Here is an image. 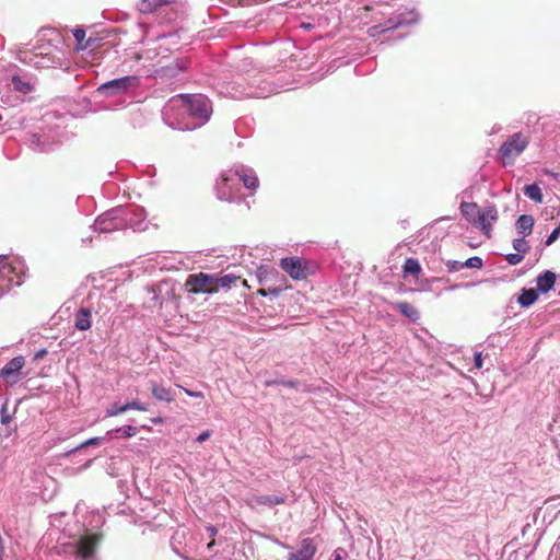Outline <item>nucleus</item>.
Returning a JSON list of instances; mask_svg holds the SVG:
<instances>
[{
    "mask_svg": "<svg viewBox=\"0 0 560 560\" xmlns=\"http://www.w3.org/2000/svg\"><path fill=\"white\" fill-rule=\"evenodd\" d=\"M524 194L535 202L540 203L542 201L541 189L536 184L526 185L524 188Z\"/></svg>",
    "mask_w": 560,
    "mask_h": 560,
    "instance_id": "nucleus-29",
    "label": "nucleus"
},
{
    "mask_svg": "<svg viewBox=\"0 0 560 560\" xmlns=\"http://www.w3.org/2000/svg\"><path fill=\"white\" fill-rule=\"evenodd\" d=\"M173 1L174 0H140L137 8L141 13L150 14L162 7L171 4Z\"/></svg>",
    "mask_w": 560,
    "mask_h": 560,
    "instance_id": "nucleus-14",
    "label": "nucleus"
},
{
    "mask_svg": "<svg viewBox=\"0 0 560 560\" xmlns=\"http://www.w3.org/2000/svg\"><path fill=\"white\" fill-rule=\"evenodd\" d=\"M135 58H136L137 60H139L141 57H140V55H138V54H137V55L135 56Z\"/></svg>",
    "mask_w": 560,
    "mask_h": 560,
    "instance_id": "nucleus-49",
    "label": "nucleus"
},
{
    "mask_svg": "<svg viewBox=\"0 0 560 560\" xmlns=\"http://www.w3.org/2000/svg\"><path fill=\"white\" fill-rule=\"evenodd\" d=\"M108 436H94V438H91L82 443H80L79 445H77L75 447L69 450L68 452H66L65 456H70L71 454L82 450V448H85L88 446H95V445H100L102 444L103 442H105L107 440Z\"/></svg>",
    "mask_w": 560,
    "mask_h": 560,
    "instance_id": "nucleus-26",
    "label": "nucleus"
},
{
    "mask_svg": "<svg viewBox=\"0 0 560 560\" xmlns=\"http://www.w3.org/2000/svg\"><path fill=\"white\" fill-rule=\"evenodd\" d=\"M13 84H14V88L22 93H30L32 91L31 84L23 82L19 78H13Z\"/></svg>",
    "mask_w": 560,
    "mask_h": 560,
    "instance_id": "nucleus-34",
    "label": "nucleus"
},
{
    "mask_svg": "<svg viewBox=\"0 0 560 560\" xmlns=\"http://www.w3.org/2000/svg\"><path fill=\"white\" fill-rule=\"evenodd\" d=\"M393 308L398 311L401 315L410 319L411 322H417L420 318V313L418 310L407 302H396L393 304Z\"/></svg>",
    "mask_w": 560,
    "mask_h": 560,
    "instance_id": "nucleus-15",
    "label": "nucleus"
},
{
    "mask_svg": "<svg viewBox=\"0 0 560 560\" xmlns=\"http://www.w3.org/2000/svg\"><path fill=\"white\" fill-rule=\"evenodd\" d=\"M238 277L233 273L219 275L215 273V288L217 292L220 290H230L237 281Z\"/></svg>",
    "mask_w": 560,
    "mask_h": 560,
    "instance_id": "nucleus-20",
    "label": "nucleus"
},
{
    "mask_svg": "<svg viewBox=\"0 0 560 560\" xmlns=\"http://www.w3.org/2000/svg\"><path fill=\"white\" fill-rule=\"evenodd\" d=\"M137 432H138V429L136 427L124 425V427L116 428V429L107 431L106 432V436H108L109 439L115 436V435H119V436H122V438H132V436H135L137 434Z\"/></svg>",
    "mask_w": 560,
    "mask_h": 560,
    "instance_id": "nucleus-25",
    "label": "nucleus"
},
{
    "mask_svg": "<svg viewBox=\"0 0 560 560\" xmlns=\"http://www.w3.org/2000/svg\"><path fill=\"white\" fill-rule=\"evenodd\" d=\"M46 354H47V350L43 348L35 353L34 360H39V359L44 358Z\"/></svg>",
    "mask_w": 560,
    "mask_h": 560,
    "instance_id": "nucleus-43",
    "label": "nucleus"
},
{
    "mask_svg": "<svg viewBox=\"0 0 560 560\" xmlns=\"http://www.w3.org/2000/svg\"><path fill=\"white\" fill-rule=\"evenodd\" d=\"M404 276H412L415 279L419 278V275L422 271V268L416 258H407L402 266Z\"/></svg>",
    "mask_w": 560,
    "mask_h": 560,
    "instance_id": "nucleus-21",
    "label": "nucleus"
},
{
    "mask_svg": "<svg viewBox=\"0 0 560 560\" xmlns=\"http://www.w3.org/2000/svg\"><path fill=\"white\" fill-rule=\"evenodd\" d=\"M150 385L152 395L156 400L171 402L175 399V396L171 388L164 387L163 385L158 384L154 381H151Z\"/></svg>",
    "mask_w": 560,
    "mask_h": 560,
    "instance_id": "nucleus-13",
    "label": "nucleus"
},
{
    "mask_svg": "<svg viewBox=\"0 0 560 560\" xmlns=\"http://www.w3.org/2000/svg\"><path fill=\"white\" fill-rule=\"evenodd\" d=\"M91 311L82 307L75 314L74 326L78 330H88L91 327Z\"/></svg>",
    "mask_w": 560,
    "mask_h": 560,
    "instance_id": "nucleus-19",
    "label": "nucleus"
},
{
    "mask_svg": "<svg viewBox=\"0 0 560 560\" xmlns=\"http://www.w3.org/2000/svg\"><path fill=\"white\" fill-rule=\"evenodd\" d=\"M555 283H556V273L550 270H546V271L541 272L536 278V288L535 289L537 290L538 293L545 294L553 289Z\"/></svg>",
    "mask_w": 560,
    "mask_h": 560,
    "instance_id": "nucleus-12",
    "label": "nucleus"
},
{
    "mask_svg": "<svg viewBox=\"0 0 560 560\" xmlns=\"http://www.w3.org/2000/svg\"><path fill=\"white\" fill-rule=\"evenodd\" d=\"M341 552H342V549L335 550L331 560H342Z\"/></svg>",
    "mask_w": 560,
    "mask_h": 560,
    "instance_id": "nucleus-45",
    "label": "nucleus"
},
{
    "mask_svg": "<svg viewBox=\"0 0 560 560\" xmlns=\"http://www.w3.org/2000/svg\"><path fill=\"white\" fill-rule=\"evenodd\" d=\"M168 106L177 110L178 115L187 114L195 120L192 125L178 120L177 128L182 130H191L205 125L212 114V104L202 94H178L170 100Z\"/></svg>",
    "mask_w": 560,
    "mask_h": 560,
    "instance_id": "nucleus-2",
    "label": "nucleus"
},
{
    "mask_svg": "<svg viewBox=\"0 0 560 560\" xmlns=\"http://www.w3.org/2000/svg\"><path fill=\"white\" fill-rule=\"evenodd\" d=\"M254 500H255V503L257 505L273 506V505H280V504H284L285 503V498L281 497V495H267V494H264V495L256 497Z\"/></svg>",
    "mask_w": 560,
    "mask_h": 560,
    "instance_id": "nucleus-23",
    "label": "nucleus"
},
{
    "mask_svg": "<svg viewBox=\"0 0 560 560\" xmlns=\"http://www.w3.org/2000/svg\"><path fill=\"white\" fill-rule=\"evenodd\" d=\"M482 353L481 352H476L475 355H474V364H475V368L480 370L482 368Z\"/></svg>",
    "mask_w": 560,
    "mask_h": 560,
    "instance_id": "nucleus-40",
    "label": "nucleus"
},
{
    "mask_svg": "<svg viewBox=\"0 0 560 560\" xmlns=\"http://www.w3.org/2000/svg\"><path fill=\"white\" fill-rule=\"evenodd\" d=\"M127 411L126 404L119 405L114 402L106 409V417H115Z\"/></svg>",
    "mask_w": 560,
    "mask_h": 560,
    "instance_id": "nucleus-31",
    "label": "nucleus"
},
{
    "mask_svg": "<svg viewBox=\"0 0 560 560\" xmlns=\"http://www.w3.org/2000/svg\"><path fill=\"white\" fill-rule=\"evenodd\" d=\"M279 266L294 281L306 280L310 276L315 275L318 269L315 261L300 256L281 258Z\"/></svg>",
    "mask_w": 560,
    "mask_h": 560,
    "instance_id": "nucleus-5",
    "label": "nucleus"
},
{
    "mask_svg": "<svg viewBox=\"0 0 560 560\" xmlns=\"http://www.w3.org/2000/svg\"><path fill=\"white\" fill-rule=\"evenodd\" d=\"M514 248L517 250L516 253L505 255L506 261L512 266L517 265L523 260L524 256L528 253L529 247H514Z\"/></svg>",
    "mask_w": 560,
    "mask_h": 560,
    "instance_id": "nucleus-28",
    "label": "nucleus"
},
{
    "mask_svg": "<svg viewBox=\"0 0 560 560\" xmlns=\"http://www.w3.org/2000/svg\"><path fill=\"white\" fill-rule=\"evenodd\" d=\"M207 533H208L209 537H214L218 533V529L214 526H208Z\"/></svg>",
    "mask_w": 560,
    "mask_h": 560,
    "instance_id": "nucleus-44",
    "label": "nucleus"
},
{
    "mask_svg": "<svg viewBox=\"0 0 560 560\" xmlns=\"http://www.w3.org/2000/svg\"><path fill=\"white\" fill-rule=\"evenodd\" d=\"M475 284L476 283H474V282L455 283V284L450 285L447 288V290L454 291V290H457V289H460V288L468 289V288L474 287Z\"/></svg>",
    "mask_w": 560,
    "mask_h": 560,
    "instance_id": "nucleus-39",
    "label": "nucleus"
},
{
    "mask_svg": "<svg viewBox=\"0 0 560 560\" xmlns=\"http://www.w3.org/2000/svg\"><path fill=\"white\" fill-rule=\"evenodd\" d=\"M559 236H560V224L548 236L545 245H551L553 242H556L558 240Z\"/></svg>",
    "mask_w": 560,
    "mask_h": 560,
    "instance_id": "nucleus-38",
    "label": "nucleus"
},
{
    "mask_svg": "<svg viewBox=\"0 0 560 560\" xmlns=\"http://www.w3.org/2000/svg\"><path fill=\"white\" fill-rule=\"evenodd\" d=\"M26 277L25 262L19 257L0 255V298L20 287Z\"/></svg>",
    "mask_w": 560,
    "mask_h": 560,
    "instance_id": "nucleus-3",
    "label": "nucleus"
},
{
    "mask_svg": "<svg viewBox=\"0 0 560 560\" xmlns=\"http://www.w3.org/2000/svg\"><path fill=\"white\" fill-rule=\"evenodd\" d=\"M302 27L308 30V28H311V24H302Z\"/></svg>",
    "mask_w": 560,
    "mask_h": 560,
    "instance_id": "nucleus-47",
    "label": "nucleus"
},
{
    "mask_svg": "<svg viewBox=\"0 0 560 560\" xmlns=\"http://www.w3.org/2000/svg\"><path fill=\"white\" fill-rule=\"evenodd\" d=\"M138 78L135 75H127L119 79H114L102 84L98 90L106 94H118L126 92L130 88L138 85Z\"/></svg>",
    "mask_w": 560,
    "mask_h": 560,
    "instance_id": "nucleus-9",
    "label": "nucleus"
},
{
    "mask_svg": "<svg viewBox=\"0 0 560 560\" xmlns=\"http://www.w3.org/2000/svg\"><path fill=\"white\" fill-rule=\"evenodd\" d=\"M559 296H560V289H559V292H558Z\"/></svg>",
    "mask_w": 560,
    "mask_h": 560,
    "instance_id": "nucleus-50",
    "label": "nucleus"
},
{
    "mask_svg": "<svg viewBox=\"0 0 560 560\" xmlns=\"http://www.w3.org/2000/svg\"><path fill=\"white\" fill-rule=\"evenodd\" d=\"M445 265L450 272H456V271L460 270L462 268H464L463 261H459V260L450 259L446 261Z\"/></svg>",
    "mask_w": 560,
    "mask_h": 560,
    "instance_id": "nucleus-37",
    "label": "nucleus"
},
{
    "mask_svg": "<svg viewBox=\"0 0 560 560\" xmlns=\"http://www.w3.org/2000/svg\"><path fill=\"white\" fill-rule=\"evenodd\" d=\"M522 240H515L514 243H513V246H516L518 245V243L521 242Z\"/></svg>",
    "mask_w": 560,
    "mask_h": 560,
    "instance_id": "nucleus-48",
    "label": "nucleus"
},
{
    "mask_svg": "<svg viewBox=\"0 0 560 560\" xmlns=\"http://www.w3.org/2000/svg\"><path fill=\"white\" fill-rule=\"evenodd\" d=\"M154 423H161L162 422V419L161 418H156L153 420Z\"/></svg>",
    "mask_w": 560,
    "mask_h": 560,
    "instance_id": "nucleus-46",
    "label": "nucleus"
},
{
    "mask_svg": "<svg viewBox=\"0 0 560 560\" xmlns=\"http://www.w3.org/2000/svg\"><path fill=\"white\" fill-rule=\"evenodd\" d=\"M534 225V219L532 215L523 214L516 221L517 232L522 235H528L532 233Z\"/></svg>",
    "mask_w": 560,
    "mask_h": 560,
    "instance_id": "nucleus-22",
    "label": "nucleus"
},
{
    "mask_svg": "<svg viewBox=\"0 0 560 560\" xmlns=\"http://www.w3.org/2000/svg\"><path fill=\"white\" fill-rule=\"evenodd\" d=\"M125 214L126 210L115 209L98 217L94 225L95 231L102 234L124 229L126 225Z\"/></svg>",
    "mask_w": 560,
    "mask_h": 560,
    "instance_id": "nucleus-8",
    "label": "nucleus"
},
{
    "mask_svg": "<svg viewBox=\"0 0 560 560\" xmlns=\"http://www.w3.org/2000/svg\"><path fill=\"white\" fill-rule=\"evenodd\" d=\"M317 551V547L314 544L312 538H304L301 542L300 549L294 552H291L288 557V560H313L315 553Z\"/></svg>",
    "mask_w": 560,
    "mask_h": 560,
    "instance_id": "nucleus-11",
    "label": "nucleus"
},
{
    "mask_svg": "<svg viewBox=\"0 0 560 560\" xmlns=\"http://www.w3.org/2000/svg\"><path fill=\"white\" fill-rule=\"evenodd\" d=\"M184 392L189 397L203 398V393H201V392H195V390H190V389H187V388H184Z\"/></svg>",
    "mask_w": 560,
    "mask_h": 560,
    "instance_id": "nucleus-41",
    "label": "nucleus"
},
{
    "mask_svg": "<svg viewBox=\"0 0 560 560\" xmlns=\"http://www.w3.org/2000/svg\"><path fill=\"white\" fill-rule=\"evenodd\" d=\"M104 523L103 513L100 511L89 512L82 527L70 536V540L56 547L57 555L67 560H93L102 540V534L97 529Z\"/></svg>",
    "mask_w": 560,
    "mask_h": 560,
    "instance_id": "nucleus-1",
    "label": "nucleus"
},
{
    "mask_svg": "<svg viewBox=\"0 0 560 560\" xmlns=\"http://www.w3.org/2000/svg\"><path fill=\"white\" fill-rule=\"evenodd\" d=\"M235 175L238 177L240 180L243 182V185L252 190V191H255L258 186H259V183H258V178L257 176L255 175L254 172H246V171H236Z\"/></svg>",
    "mask_w": 560,
    "mask_h": 560,
    "instance_id": "nucleus-18",
    "label": "nucleus"
},
{
    "mask_svg": "<svg viewBox=\"0 0 560 560\" xmlns=\"http://www.w3.org/2000/svg\"><path fill=\"white\" fill-rule=\"evenodd\" d=\"M273 385H282L285 387H298L299 382L292 381V380H284V378H277L271 381H266V386H273Z\"/></svg>",
    "mask_w": 560,
    "mask_h": 560,
    "instance_id": "nucleus-32",
    "label": "nucleus"
},
{
    "mask_svg": "<svg viewBox=\"0 0 560 560\" xmlns=\"http://www.w3.org/2000/svg\"><path fill=\"white\" fill-rule=\"evenodd\" d=\"M278 281L280 282V284L278 287H268L267 289H260L258 291V293L261 295V296H268V295H271L273 298H277L280 295V293L282 292V290L284 289L283 284L287 282V279L285 277L283 276H280L279 278H277Z\"/></svg>",
    "mask_w": 560,
    "mask_h": 560,
    "instance_id": "nucleus-27",
    "label": "nucleus"
},
{
    "mask_svg": "<svg viewBox=\"0 0 560 560\" xmlns=\"http://www.w3.org/2000/svg\"><path fill=\"white\" fill-rule=\"evenodd\" d=\"M210 435H211V432L209 430L203 431L202 433H200L197 436L196 441L199 443H202V442L207 441L210 438Z\"/></svg>",
    "mask_w": 560,
    "mask_h": 560,
    "instance_id": "nucleus-42",
    "label": "nucleus"
},
{
    "mask_svg": "<svg viewBox=\"0 0 560 560\" xmlns=\"http://www.w3.org/2000/svg\"><path fill=\"white\" fill-rule=\"evenodd\" d=\"M529 144V138L523 132L509 136L498 150V158L503 166L514 164L515 160Z\"/></svg>",
    "mask_w": 560,
    "mask_h": 560,
    "instance_id": "nucleus-6",
    "label": "nucleus"
},
{
    "mask_svg": "<svg viewBox=\"0 0 560 560\" xmlns=\"http://www.w3.org/2000/svg\"><path fill=\"white\" fill-rule=\"evenodd\" d=\"M126 408H127V411L131 410V409L139 410V411H147L148 410V406L145 404H142V402L138 401V400H132L130 402H127L126 404Z\"/></svg>",
    "mask_w": 560,
    "mask_h": 560,
    "instance_id": "nucleus-36",
    "label": "nucleus"
},
{
    "mask_svg": "<svg viewBox=\"0 0 560 560\" xmlns=\"http://www.w3.org/2000/svg\"><path fill=\"white\" fill-rule=\"evenodd\" d=\"M185 287L188 293L191 294H214L217 293L215 273H191L187 277L185 281Z\"/></svg>",
    "mask_w": 560,
    "mask_h": 560,
    "instance_id": "nucleus-7",
    "label": "nucleus"
},
{
    "mask_svg": "<svg viewBox=\"0 0 560 560\" xmlns=\"http://www.w3.org/2000/svg\"><path fill=\"white\" fill-rule=\"evenodd\" d=\"M538 299V292L535 288L522 289L517 299L518 304L522 307L532 306Z\"/></svg>",
    "mask_w": 560,
    "mask_h": 560,
    "instance_id": "nucleus-17",
    "label": "nucleus"
},
{
    "mask_svg": "<svg viewBox=\"0 0 560 560\" xmlns=\"http://www.w3.org/2000/svg\"><path fill=\"white\" fill-rule=\"evenodd\" d=\"M25 360L22 355L11 359L0 371V376L7 382L15 383L24 366Z\"/></svg>",
    "mask_w": 560,
    "mask_h": 560,
    "instance_id": "nucleus-10",
    "label": "nucleus"
},
{
    "mask_svg": "<svg viewBox=\"0 0 560 560\" xmlns=\"http://www.w3.org/2000/svg\"><path fill=\"white\" fill-rule=\"evenodd\" d=\"M73 36L78 43V49L84 50L91 47L90 39L85 40V31L82 28H75L73 31Z\"/></svg>",
    "mask_w": 560,
    "mask_h": 560,
    "instance_id": "nucleus-30",
    "label": "nucleus"
},
{
    "mask_svg": "<svg viewBox=\"0 0 560 560\" xmlns=\"http://www.w3.org/2000/svg\"><path fill=\"white\" fill-rule=\"evenodd\" d=\"M464 267L466 268H481L482 267V259L478 256L470 257L463 261Z\"/></svg>",
    "mask_w": 560,
    "mask_h": 560,
    "instance_id": "nucleus-35",
    "label": "nucleus"
},
{
    "mask_svg": "<svg viewBox=\"0 0 560 560\" xmlns=\"http://www.w3.org/2000/svg\"><path fill=\"white\" fill-rule=\"evenodd\" d=\"M280 275L277 270L269 268L268 266H260L257 269V278L260 284H266L272 278H279Z\"/></svg>",
    "mask_w": 560,
    "mask_h": 560,
    "instance_id": "nucleus-24",
    "label": "nucleus"
},
{
    "mask_svg": "<svg viewBox=\"0 0 560 560\" xmlns=\"http://www.w3.org/2000/svg\"><path fill=\"white\" fill-rule=\"evenodd\" d=\"M13 418L12 413H9L8 411V401H4L0 409V421L1 424H9Z\"/></svg>",
    "mask_w": 560,
    "mask_h": 560,
    "instance_id": "nucleus-33",
    "label": "nucleus"
},
{
    "mask_svg": "<svg viewBox=\"0 0 560 560\" xmlns=\"http://www.w3.org/2000/svg\"><path fill=\"white\" fill-rule=\"evenodd\" d=\"M231 178L222 176L221 180L217 185L218 198L220 200L231 201L234 198V192L230 185Z\"/></svg>",
    "mask_w": 560,
    "mask_h": 560,
    "instance_id": "nucleus-16",
    "label": "nucleus"
},
{
    "mask_svg": "<svg viewBox=\"0 0 560 560\" xmlns=\"http://www.w3.org/2000/svg\"><path fill=\"white\" fill-rule=\"evenodd\" d=\"M460 211L465 219L474 226L480 229L487 237L491 236L492 223L497 222L499 218L494 206L481 209L475 202H462Z\"/></svg>",
    "mask_w": 560,
    "mask_h": 560,
    "instance_id": "nucleus-4",
    "label": "nucleus"
}]
</instances>
